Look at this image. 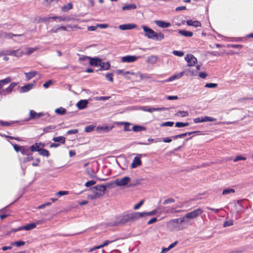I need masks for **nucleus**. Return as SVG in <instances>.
Returning a JSON list of instances; mask_svg holds the SVG:
<instances>
[{
  "label": "nucleus",
  "mask_w": 253,
  "mask_h": 253,
  "mask_svg": "<svg viewBox=\"0 0 253 253\" xmlns=\"http://www.w3.org/2000/svg\"><path fill=\"white\" fill-rule=\"evenodd\" d=\"M136 27V25L135 24H122L119 26V28L121 30H131Z\"/></svg>",
  "instance_id": "12"
},
{
  "label": "nucleus",
  "mask_w": 253,
  "mask_h": 253,
  "mask_svg": "<svg viewBox=\"0 0 253 253\" xmlns=\"http://www.w3.org/2000/svg\"><path fill=\"white\" fill-rule=\"evenodd\" d=\"M142 28L145 32V36L148 38L152 40L158 39L157 38V33L154 30L144 25L142 26Z\"/></svg>",
  "instance_id": "4"
},
{
  "label": "nucleus",
  "mask_w": 253,
  "mask_h": 253,
  "mask_svg": "<svg viewBox=\"0 0 253 253\" xmlns=\"http://www.w3.org/2000/svg\"><path fill=\"white\" fill-rule=\"evenodd\" d=\"M34 159L33 157L32 156V153H31V155L27 156V157H25L23 159V163H26L28 162H30Z\"/></svg>",
  "instance_id": "54"
},
{
  "label": "nucleus",
  "mask_w": 253,
  "mask_h": 253,
  "mask_svg": "<svg viewBox=\"0 0 253 253\" xmlns=\"http://www.w3.org/2000/svg\"><path fill=\"white\" fill-rule=\"evenodd\" d=\"M142 156L141 154L138 155V156L134 157L132 163L131 165V168L132 169L135 168L139 166H140L142 164L141 161V156Z\"/></svg>",
  "instance_id": "11"
},
{
  "label": "nucleus",
  "mask_w": 253,
  "mask_h": 253,
  "mask_svg": "<svg viewBox=\"0 0 253 253\" xmlns=\"http://www.w3.org/2000/svg\"><path fill=\"white\" fill-rule=\"evenodd\" d=\"M137 58L138 57L134 55H126L122 57L121 61L124 63H131L136 61Z\"/></svg>",
  "instance_id": "10"
},
{
  "label": "nucleus",
  "mask_w": 253,
  "mask_h": 253,
  "mask_svg": "<svg viewBox=\"0 0 253 253\" xmlns=\"http://www.w3.org/2000/svg\"><path fill=\"white\" fill-rule=\"evenodd\" d=\"M184 75V72H180L178 74H174L170 77L168 79L166 80L167 82H171L175 80L179 79L181 78Z\"/></svg>",
  "instance_id": "20"
},
{
  "label": "nucleus",
  "mask_w": 253,
  "mask_h": 253,
  "mask_svg": "<svg viewBox=\"0 0 253 253\" xmlns=\"http://www.w3.org/2000/svg\"><path fill=\"white\" fill-rule=\"evenodd\" d=\"M129 177L125 176L121 179H117L115 181V184L118 186H124L127 184L130 181Z\"/></svg>",
  "instance_id": "6"
},
{
  "label": "nucleus",
  "mask_w": 253,
  "mask_h": 253,
  "mask_svg": "<svg viewBox=\"0 0 253 253\" xmlns=\"http://www.w3.org/2000/svg\"><path fill=\"white\" fill-rule=\"evenodd\" d=\"M203 212V210L200 208H198L191 212L187 213L185 214V217L188 219L195 218L201 215Z\"/></svg>",
  "instance_id": "5"
},
{
  "label": "nucleus",
  "mask_w": 253,
  "mask_h": 253,
  "mask_svg": "<svg viewBox=\"0 0 253 253\" xmlns=\"http://www.w3.org/2000/svg\"><path fill=\"white\" fill-rule=\"evenodd\" d=\"M52 140L55 142H59L61 144L65 143V138L62 136L54 137L52 138Z\"/></svg>",
  "instance_id": "31"
},
{
  "label": "nucleus",
  "mask_w": 253,
  "mask_h": 253,
  "mask_svg": "<svg viewBox=\"0 0 253 253\" xmlns=\"http://www.w3.org/2000/svg\"><path fill=\"white\" fill-rule=\"evenodd\" d=\"M69 192L68 191H60L56 193V195L58 197H61L63 195H65L68 194Z\"/></svg>",
  "instance_id": "59"
},
{
  "label": "nucleus",
  "mask_w": 253,
  "mask_h": 253,
  "mask_svg": "<svg viewBox=\"0 0 253 253\" xmlns=\"http://www.w3.org/2000/svg\"><path fill=\"white\" fill-rule=\"evenodd\" d=\"M32 146H34L35 149H42V147H44L45 146V144L42 142L40 143H36L33 144Z\"/></svg>",
  "instance_id": "40"
},
{
  "label": "nucleus",
  "mask_w": 253,
  "mask_h": 253,
  "mask_svg": "<svg viewBox=\"0 0 253 253\" xmlns=\"http://www.w3.org/2000/svg\"><path fill=\"white\" fill-rule=\"evenodd\" d=\"M52 84V81L51 80H48L47 82H46L44 84H43V87L46 88H48Z\"/></svg>",
  "instance_id": "64"
},
{
  "label": "nucleus",
  "mask_w": 253,
  "mask_h": 253,
  "mask_svg": "<svg viewBox=\"0 0 253 253\" xmlns=\"http://www.w3.org/2000/svg\"><path fill=\"white\" fill-rule=\"evenodd\" d=\"M157 38L158 39H154L156 41H161L164 39V34L162 33H157Z\"/></svg>",
  "instance_id": "58"
},
{
  "label": "nucleus",
  "mask_w": 253,
  "mask_h": 253,
  "mask_svg": "<svg viewBox=\"0 0 253 253\" xmlns=\"http://www.w3.org/2000/svg\"><path fill=\"white\" fill-rule=\"evenodd\" d=\"M73 8V4L71 2L68 3L66 5L62 6L61 10L62 11L66 12Z\"/></svg>",
  "instance_id": "36"
},
{
  "label": "nucleus",
  "mask_w": 253,
  "mask_h": 253,
  "mask_svg": "<svg viewBox=\"0 0 253 253\" xmlns=\"http://www.w3.org/2000/svg\"><path fill=\"white\" fill-rule=\"evenodd\" d=\"M100 69L99 71H103L108 70L110 67V64L109 62H104L102 61L101 60V62L100 63Z\"/></svg>",
  "instance_id": "19"
},
{
  "label": "nucleus",
  "mask_w": 253,
  "mask_h": 253,
  "mask_svg": "<svg viewBox=\"0 0 253 253\" xmlns=\"http://www.w3.org/2000/svg\"><path fill=\"white\" fill-rule=\"evenodd\" d=\"M30 148L29 149L27 146H22L20 151L21 153L23 155L29 156L31 155Z\"/></svg>",
  "instance_id": "29"
},
{
  "label": "nucleus",
  "mask_w": 253,
  "mask_h": 253,
  "mask_svg": "<svg viewBox=\"0 0 253 253\" xmlns=\"http://www.w3.org/2000/svg\"><path fill=\"white\" fill-rule=\"evenodd\" d=\"M33 85H34L33 84H28L26 85L21 86L19 90L20 93H22L30 91L33 88Z\"/></svg>",
  "instance_id": "18"
},
{
  "label": "nucleus",
  "mask_w": 253,
  "mask_h": 253,
  "mask_svg": "<svg viewBox=\"0 0 253 253\" xmlns=\"http://www.w3.org/2000/svg\"><path fill=\"white\" fill-rule=\"evenodd\" d=\"M78 132V129H70V130H69L68 131H67L66 132V134L69 135V134H76Z\"/></svg>",
  "instance_id": "60"
},
{
  "label": "nucleus",
  "mask_w": 253,
  "mask_h": 253,
  "mask_svg": "<svg viewBox=\"0 0 253 253\" xmlns=\"http://www.w3.org/2000/svg\"><path fill=\"white\" fill-rule=\"evenodd\" d=\"M186 24L188 26H192L194 27H199L201 26V22L197 20L193 21L191 19L188 20L186 21Z\"/></svg>",
  "instance_id": "21"
},
{
  "label": "nucleus",
  "mask_w": 253,
  "mask_h": 253,
  "mask_svg": "<svg viewBox=\"0 0 253 253\" xmlns=\"http://www.w3.org/2000/svg\"><path fill=\"white\" fill-rule=\"evenodd\" d=\"M136 8L137 6L135 3H129L124 5L122 7V10L124 11L131 10L135 9Z\"/></svg>",
  "instance_id": "23"
},
{
  "label": "nucleus",
  "mask_w": 253,
  "mask_h": 253,
  "mask_svg": "<svg viewBox=\"0 0 253 253\" xmlns=\"http://www.w3.org/2000/svg\"><path fill=\"white\" fill-rule=\"evenodd\" d=\"M138 218H139L138 212H133L118 217L116 220L109 223L108 225L112 226L122 225L129 221H133Z\"/></svg>",
  "instance_id": "1"
},
{
  "label": "nucleus",
  "mask_w": 253,
  "mask_h": 253,
  "mask_svg": "<svg viewBox=\"0 0 253 253\" xmlns=\"http://www.w3.org/2000/svg\"><path fill=\"white\" fill-rule=\"evenodd\" d=\"M21 35H16L13 34L12 33H5L4 34V37L8 39H11L13 38V37H18V36H21Z\"/></svg>",
  "instance_id": "49"
},
{
  "label": "nucleus",
  "mask_w": 253,
  "mask_h": 253,
  "mask_svg": "<svg viewBox=\"0 0 253 253\" xmlns=\"http://www.w3.org/2000/svg\"><path fill=\"white\" fill-rule=\"evenodd\" d=\"M30 150L32 152H38L39 155L45 156V157H49L50 155L49 152L48 150L44 149H35L33 146H30Z\"/></svg>",
  "instance_id": "8"
},
{
  "label": "nucleus",
  "mask_w": 253,
  "mask_h": 253,
  "mask_svg": "<svg viewBox=\"0 0 253 253\" xmlns=\"http://www.w3.org/2000/svg\"><path fill=\"white\" fill-rule=\"evenodd\" d=\"M112 127H109V126H97V130H102L103 132H108L109 131H110Z\"/></svg>",
  "instance_id": "43"
},
{
  "label": "nucleus",
  "mask_w": 253,
  "mask_h": 253,
  "mask_svg": "<svg viewBox=\"0 0 253 253\" xmlns=\"http://www.w3.org/2000/svg\"><path fill=\"white\" fill-rule=\"evenodd\" d=\"M37 50V48L35 47H28L27 48V55H30L33 53L34 52Z\"/></svg>",
  "instance_id": "45"
},
{
  "label": "nucleus",
  "mask_w": 253,
  "mask_h": 253,
  "mask_svg": "<svg viewBox=\"0 0 253 253\" xmlns=\"http://www.w3.org/2000/svg\"><path fill=\"white\" fill-rule=\"evenodd\" d=\"M189 125V123H183V122H176L175 123V126L177 127H182Z\"/></svg>",
  "instance_id": "42"
},
{
  "label": "nucleus",
  "mask_w": 253,
  "mask_h": 253,
  "mask_svg": "<svg viewBox=\"0 0 253 253\" xmlns=\"http://www.w3.org/2000/svg\"><path fill=\"white\" fill-rule=\"evenodd\" d=\"M17 83H14V82L11 83L9 84V85L5 89V90H2V91H0V94H2V92H4L3 94L4 95L10 93V92H12L14 87L16 85H17Z\"/></svg>",
  "instance_id": "13"
},
{
  "label": "nucleus",
  "mask_w": 253,
  "mask_h": 253,
  "mask_svg": "<svg viewBox=\"0 0 253 253\" xmlns=\"http://www.w3.org/2000/svg\"><path fill=\"white\" fill-rule=\"evenodd\" d=\"M113 74L111 73H107L105 76L106 79L111 82H113Z\"/></svg>",
  "instance_id": "50"
},
{
  "label": "nucleus",
  "mask_w": 253,
  "mask_h": 253,
  "mask_svg": "<svg viewBox=\"0 0 253 253\" xmlns=\"http://www.w3.org/2000/svg\"><path fill=\"white\" fill-rule=\"evenodd\" d=\"M185 59L189 66H194L197 62V58L192 54H187L185 57Z\"/></svg>",
  "instance_id": "9"
},
{
  "label": "nucleus",
  "mask_w": 253,
  "mask_h": 253,
  "mask_svg": "<svg viewBox=\"0 0 253 253\" xmlns=\"http://www.w3.org/2000/svg\"><path fill=\"white\" fill-rule=\"evenodd\" d=\"M158 60V57L156 55H151L148 57V62L151 63H155Z\"/></svg>",
  "instance_id": "37"
},
{
  "label": "nucleus",
  "mask_w": 253,
  "mask_h": 253,
  "mask_svg": "<svg viewBox=\"0 0 253 253\" xmlns=\"http://www.w3.org/2000/svg\"><path fill=\"white\" fill-rule=\"evenodd\" d=\"M91 57H89V56H86V55H82L80 58H79V60L80 61H86L87 60H90V58Z\"/></svg>",
  "instance_id": "63"
},
{
  "label": "nucleus",
  "mask_w": 253,
  "mask_h": 253,
  "mask_svg": "<svg viewBox=\"0 0 253 253\" xmlns=\"http://www.w3.org/2000/svg\"><path fill=\"white\" fill-rule=\"evenodd\" d=\"M172 53L174 55L177 56L178 57H182L184 55V52L183 51H181L173 50L172 51Z\"/></svg>",
  "instance_id": "52"
},
{
  "label": "nucleus",
  "mask_w": 253,
  "mask_h": 253,
  "mask_svg": "<svg viewBox=\"0 0 253 253\" xmlns=\"http://www.w3.org/2000/svg\"><path fill=\"white\" fill-rule=\"evenodd\" d=\"M216 120V119L209 116L201 117L202 123L207 122H214Z\"/></svg>",
  "instance_id": "33"
},
{
  "label": "nucleus",
  "mask_w": 253,
  "mask_h": 253,
  "mask_svg": "<svg viewBox=\"0 0 253 253\" xmlns=\"http://www.w3.org/2000/svg\"><path fill=\"white\" fill-rule=\"evenodd\" d=\"M106 186L104 185H97L90 188V190L93 194H95L96 197L103 196L106 190Z\"/></svg>",
  "instance_id": "2"
},
{
  "label": "nucleus",
  "mask_w": 253,
  "mask_h": 253,
  "mask_svg": "<svg viewBox=\"0 0 253 253\" xmlns=\"http://www.w3.org/2000/svg\"><path fill=\"white\" fill-rule=\"evenodd\" d=\"M49 19H51L56 20L57 22H62L65 21H69L70 20L69 17H63V16H52L50 17Z\"/></svg>",
  "instance_id": "22"
},
{
  "label": "nucleus",
  "mask_w": 253,
  "mask_h": 253,
  "mask_svg": "<svg viewBox=\"0 0 253 253\" xmlns=\"http://www.w3.org/2000/svg\"><path fill=\"white\" fill-rule=\"evenodd\" d=\"M25 244V242L23 241H17L15 242H12L10 243V245L13 246H16L19 247L24 246Z\"/></svg>",
  "instance_id": "34"
},
{
  "label": "nucleus",
  "mask_w": 253,
  "mask_h": 253,
  "mask_svg": "<svg viewBox=\"0 0 253 253\" xmlns=\"http://www.w3.org/2000/svg\"><path fill=\"white\" fill-rule=\"evenodd\" d=\"M155 23L158 26L163 28H168L171 25L170 22L162 20H156Z\"/></svg>",
  "instance_id": "16"
},
{
  "label": "nucleus",
  "mask_w": 253,
  "mask_h": 253,
  "mask_svg": "<svg viewBox=\"0 0 253 253\" xmlns=\"http://www.w3.org/2000/svg\"><path fill=\"white\" fill-rule=\"evenodd\" d=\"M132 129L134 132H139L146 130V127L141 126L135 125L132 127Z\"/></svg>",
  "instance_id": "32"
},
{
  "label": "nucleus",
  "mask_w": 253,
  "mask_h": 253,
  "mask_svg": "<svg viewBox=\"0 0 253 253\" xmlns=\"http://www.w3.org/2000/svg\"><path fill=\"white\" fill-rule=\"evenodd\" d=\"M181 206H177L175 207H172L171 208L165 207L164 208V212L166 213L168 212H178L179 211H175L176 208H181Z\"/></svg>",
  "instance_id": "25"
},
{
  "label": "nucleus",
  "mask_w": 253,
  "mask_h": 253,
  "mask_svg": "<svg viewBox=\"0 0 253 253\" xmlns=\"http://www.w3.org/2000/svg\"><path fill=\"white\" fill-rule=\"evenodd\" d=\"M157 213V210L155 209L149 212H138L139 218L146 216H152Z\"/></svg>",
  "instance_id": "17"
},
{
  "label": "nucleus",
  "mask_w": 253,
  "mask_h": 253,
  "mask_svg": "<svg viewBox=\"0 0 253 253\" xmlns=\"http://www.w3.org/2000/svg\"><path fill=\"white\" fill-rule=\"evenodd\" d=\"M24 54L23 52L21 51L20 49L17 50H3L0 53V55H10L19 57Z\"/></svg>",
  "instance_id": "3"
},
{
  "label": "nucleus",
  "mask_w": 253,
  "mask_h": 253,
  "mask_svg": "<svg viewBox=\"0 0 253 253\" xmlns=\"http://www.w3.org/2000/svg\"><path fill=\"white\" fill-rule=\"evenodd\" d=\"M14 122H7L0 120V125L2 126H9L14 123Z\"/></svg>",
  "instance_id": "41"
},
{
  "label": "nucleus",
  "mask_w": 253,
  "mask_h": 253,
  "mask_svg": "<svg viewBox=\"0 0 253 253\" xmlns=\"http://www.w3.org/2000/svg\"><path fill=\"white\" fill-rule=\"evenodd\" d=\"M175 202V200L173 198H169L165 200L163 202L164 205H168Z\"/></svg>",
  "instance_id": "55"
},
{
  "label": "nucleus",
  "mask_w": 253,
  "mask_h": 253,
  "mask_svg": "<svg viewBox=\"0 0 253 253\" xmlns=\"http://www.w3.org/2000/svg\"><path fill=\"white\" fill-rule=\"evenodd\" d=\"M56 126L54 125L48 126L43 128V131L44 133L51 132L54 129L56 128Z\"/></svg>",
  "instance_id": "30"
},
{
  "label": "nucleus",
  "mask_w": 253,
  "mask_h": 253,
  "mask_svg": "<svg viewBox=\"0 0 253 253\" xmlns=\"http://www.w3.org/2000/svg\"><path fill=\"white\" fill-rule=\"evenodd\" d=\"M235 190L233 188H226L223 190L222 195H226L230 193H234Z\"/></svg>",
  "instance_id": "38"
},
{
  "label": "nucleus",
  "mask_w": 253,
  "mask_h": 253,
  "mask_svg": "<svg viewBox=\"0 0 253 253\" xmlns=\"http://www.w3.org/2000/svg\"><path fill=\"white\" fill-rule=\"evenodd\" d=\"M217 86V84L215 83H207L205 85L206 87L215 88Z\"/></svg>",
  "instance_id": "57"
},
{
  "label": "nucleus",
  "mask_w": 253,
  "mask_h": 253,
  "mask_svg": "<svg viewBox=\"0 0 253 253\" xmlns=\"http://www.w3.org/2000/svg\"><path fill=\"white\" fill-rule=\"evenodd\" d=\"M39 223V222L29 223L25 226H22V228H23V230H25L27 231L31 230L32 229H33L34 228H36L37 226V225Z\"/></svg>",
  "instance_id": "24"
},
{
  "label": "nucleus",
  "mask_w": 253,
  "mask_h": 253,
  "mask_svg": "<svg viewBox=\"0 0 253 253\" xmlns=\"http://www.w3.org/2000/svg\"><path fill=\"white\" fill-rule=\"evenodd\" d=\"M176 116H181L182 117H187L189 115V113L186 111H179L175 114Z\"/></svg>",
  "instance_id": "39"
},
{
  "label": "nucleus",
  "mask_w": 253,
  "mask_h": 253,
  "mask_svg": "<svg viewBox=\"0 0 253 253\" xmlns=\"http://www.w3.org/2000/svg\"><path fill=\"white\" fill-rule=\"evenodd\" d=\"M174 125V122H166L165 123H162L161 125V126H172Z\"/></svg>",
  "instance_id": "51"
},
{
  "label": "nucleus",
  "mask_w": 253,
  "mask_h": 253,
  "mask_svg": "<svg viewBox=\"0 0 253 253\" xmlns=\"http://www.w3.org/2000/svg\"><path fill=\"white\" fill-rule=\"evenodd\" d=\"M37 112L34 110H31L30 111L29 117L28 118L25 119L24 121L28 122L31 120L37 119Z\"/></svg>",
  "instance_id": "27"
},
{
  "label": "nucleus",
  "mask_w": 253,
  "mask_h": 253,
  "mask_svg": "<svg viewBox=\"0 0 253 253\" xmlns=\"http://www.w3.org/2000/svg\"><path fill=\"white\" fill-rule=\"evenodd\" d=\"M144 201L141 200L139 203H138L137 204L134 206L133 209L134 210H137L143 204Z\"/></svg>",
  "instance_id": "61"
},
{
  "label": "nucleus",
  "mask_w": 253,
  "mask_h": 253,
  "mask_svg": "<svg viewBox=\"0 0 253 253\" xmlns=\"http://www.w3.org/2000/svg\"><path fill=\"white\" fill-rule=\"evenodd\" d=\"M88 103V101L86 99L81 100L77 103V107L80 110L85 109Z\"/></svg>",
  "instance_id": "14"
},
{
  "label": "nucleus",
  "mask_w": 253,
  "mask_h": 253,
  "mask_svg": "<svg viewBox=\"0 0 253 253\" xmlns=\"http://www.w3.org/2000/svg\"><path fill=\"white\" fill-rule=\"evenodd\" d=\"M153 107H150L148 106H143L141 107V110L143 111L152 113L153 112Z\"/></svg>",
  "instance_id": "48"
},
{
  "label": "nucleus",
  "mask_w": 253,
  "mask_h": 253,
  "mask_svg": "<svg viewBox=\"0 0 253 253\" xmlns=\"http://www.w3.org/2000/svg\"><path fill=\"white\" fill-rule=\"evenodd\" d=\"M178 32L180 35L186 37H191L193 35V32L185 30H178Z\"/></svg>",
  "instance_id": "26"
},
{
  "label": "nucleus",
  "mask_w": 253,
  "mask_h": 253,
  "mask_svg": "<svg viewBox=\"0 0 253 253\" xmlns=\"http://www.w3.org/2000/svg\"><path fill=\"white\" fill-rule=\"evenodd\" d=\"M24 74L25 75L26 80L28 81L36 75L37 72L36 71H31L28 73H25Z\"/></svg>",
  "instance_id": "28"
},
{
  "label": "nucleus",
  "mask_w": 253,
  "mask_h": 253,
  "mask_svg": "<svg viewBox=\"0 0 253 253\" xmlns=\"http://www.w3.org/2000/svg\"><path fill=\"white\" fill-rule=\"evenodd\" d=\"M11 144L12 145L15 151L17 152H20L21 151V148H22V146H19L16 144H12L11 142H10Z\"/></svg>",
  "instance_id": "56"
},
{
  "label": "nucleus",
  "mask_w": 253,
  "mask_h": 253,
  "mask_svg": "<svg viewBox=\"0 0 253 253\" xmlns=\"http://www.w3.org/2000/svg\"><path fill=\"white\" fill-rule=\"evenodd\" d=\"M169 225L174 229L179 230L181 229L180 222L179 218L171 220L169 222Z\"/></svg>",
  "instance_id": "7"
},
{
  "label": "nucleus",
  "mask_w": 253,
  "mask_h": 253,
  "mask_svg": "<svg viewBox=\"0 0 253 253\" xmlns=\"http://www.w3.org/2000/svg\"><path fill=\"white\" fill-rule=\"evenodd\" d=\"M55 112L60 115H63L66 114V110L62 107L57 108L55 110Z\"/></svg>",
  "instance_id": "35"
},
{
  "label": "nucleus",
  "mask_w": 253,
  "mask_h": 253,
  "mask_svg": "<svg viewBox=\"0 0 253 253\" xmlns=\"http://www.w3.org/2000/svg\"><path fill=\"white\" fill-rule=\"evenodd\" d=\"M96 183V181H94V180H89V181H87L85 183V186L86 187H89L91 185H93L94 184H95Z\"/></svg>",
  "instance_id": "62"
},
{
  "label": "nucleus",
  "mask_w": 253,
  "mask_h": 253,
  "mask_svg": "<svg viewBox=\"0 0 253 253\" xmlns=\"http://www.w3.org/2000/svg\"><path fill=\"white\" fill-rule=\"evenodd\" d=\"M121 124H124L125 125L124 129L125 131H128L131 130V129L129 127V126L131 125L130 123H128V122H122Z\"/></svg>",
  "instance_id": "44"
},
{
  "label": "nucleus",
  "mask_w": 253,
  "mask_h": 253,
  "mask_svg": "<svg viewBox=\"0 0 253 253\" xmlns=\"http://www.w3.org/2000/svg\"><path fill=\"white\" fill-rule=\"evenodd\" d=\"M101 59L98 57H90L89 60V64L92 66L98 67L100 65Z\"/></svg>",
  "instance_id": "15"
},
{
  "label": "nucleus",
  "mask_w": 253,
  "mask_h": 253,
  "mask_svg": "<svg viewBox=\"0 0 253 253\" xmlns=\"http://www.w3.org/2000/svg\"><path fill=\"white\" fill-rule=\"evenodd\" d=\"M94 128V126L92 125H89L86 126L84 128V131L86 132H91Z\"/></svg>",
  "instance_id": "53"
},
{
  "label": "nucleus",
  "mask_w": 253,
  "mask_h": 253,
  "mask_svg": "<svg viewBox=\"0 0 253 253\" xmlns=\"http://www.w3.org/2000/svg\"><path fill=\"white\" fill-rule=\"evenodd\" d=\"M233 225V221L232 220L225 221L223 223V226L226 227Z\"/></svg>",
  "instance_id": "47"
},
{
  "label": "nucleus",
  "mask_w": 253,
  "mask_h": 253,
  "mask_svg": "<svg viewBox=\"0 0 253 253\" xmlns=\"http://www.w3.org/2000/svg\"><path fill=\"white\" fill-rule=\"evenodd\" d=\"M11 82V78L7 77L6 78L0 81V83L3 85L6 84Z\"/></svg>",
  "instance_id": "46"
}]
</instances>
